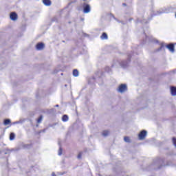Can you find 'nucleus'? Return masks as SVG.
<instances>
[{
  "label": "nucleus",
  "mask_w": 176,
  "mask_h": 176,
  "mask_svg": "<svg viewBox=\"0 0 176 176\" xmlns=\"http://www.w3.org/2000/svg\"><path fill=\"white\" fill-rule=\"evenodd\" d=\"M164 47L168 49L170 53H174V52H175L174 44L173 43L166 45L164 43H162L160 47L158 49V51L160 52V50H163V49H164Z\"/></svg>",
  "instance_id": "obj_1"
},
{
  "label": "nucleus",
  "mask_w": 176,
  "mask_h": 176,
  "mask_svg": "<svg viewBox=\"0 0 176 176\" xmlns=\"http://www.w3.org/2000/svg\"><path fill=\"white\" fill-rule=\"evenodd\" d=\"M173 12V8L171 7L161 8L160 10L157 11L155 16H160L163 13H171Z\"/></svg>",
  "instance_id": "obj_2"
},
{
  "label": "nucleus",
  "mask_w": 176,
  "mask_h": 176,
  "mask_svg": "<svg viewBox=\"0 0 176 176\" xmlns=\"http://www.w3.org/2000/svg\"><path fill=\"white\" fill-rule=\"evenodd\" d=\"M118 93L123 94L125 91H127V85L126 84H121L117 89Z\"/></svg>",
  "instance_id": "obj_3"
},
{
  "label": "nucleus",
  "mask_w": 176,
  "mask_h": 176,
  "mask_svg": "<svg viewBox=\"0 0 176 176\" xmlns=\"http://www.w3.org/2000/svg\"><path fill=\"white\" fill-rule=\"evenodd\" d=\"M82 8H83V13L85 14L90 13V10H91L90 5L86 3H83Z\"/></svg>",
  "instance_id": "obj_4"
},
{
  "label": "nucleus",
  "mask_w": 176,
  "mask_h": 176,
  "mask_svg": "<svg viewBox=\"0 0 176 176\" xmlns=\"http://www.w3.org/2000/svg\"><path fill=\"white\" fill-rule=\"evenodd\" d=\"M147 133L148 132H146V131L145 130L142 131L138 135L139 140H144L145 138L146 137Z\"/></svg>",
  "instance_id": "obj_5"
},
{
  "label": "nucleus",
  "mask_w": 176,
  "mask_h": 176,
  "mask_svg": "<svg viewBox=\"0 0 176 176\" xmlns=\"http://www.w3.org/2000/svg\"><path fill=\"white\" fill-rule=\"evenodd\" d=\"M10 20H12V21H16L17 20V13L15 12H11L10 14Z\"/></svg>",
  "instance_id": "obj_6"
},
{
  "label": "nucleus",
  "mask_w": 176,
  "mask_h": 176,
  "mask_svg": "<svg viewBox=\"0 0 176 176\" xmlns=\"http://www.w3.org/2000/svg\"><path fill=\"white\" fill-rule=\"evenodd\" d=\"M45 48V44L43 43H38L36 45V50H43Z\"/></svg>",
  "instance_id": "obj_7"
},
{
  "label": "nucleus",
  "mask_w": 176,
  "mask_h": 176,
  "mask_svg": "<svg viewBox=\"0 0 176 176\" xmlns=\"http://www.w3.org/2000/svg\"><path fill=\"white\" fill-rule=\"evenodd\" d=\"M170 94H171V96H176V87H170Z\"/></svg>",
  "instance_id": "obj_8"
},
{
  "label": "nucleus",
  "mask_w": 176,
  "mask_h": 176,
  "mask_svg": "<svg viewBox=\"0 0 176 176\" xmlns=\"http://www.w3.org/2000/svg\"><path fill=\"white\" fill-rule=\"evenodd\" d=\"M43 3H44L45 6H50L52 1L50 0H43Z\"/></svg>",
  "instance_id": "obj_9"
},
{
  "label": "nucleus",
  "mask_w": 176,
  "mask_h": 176,
  "mask_svg": "<svg viewBox=\"0 0 176 176\" xmlns=\"http://www.w3.org/2000/svg\"><path fill=\"white\" fill-rule=\"evenodd\" d=\"M73 76H74L75 78L79 76V71H78V69H75L73 70Z\"/></svg>",
  "instance_id": "obj_10"
},
{
  "label": "nucleus",
  "mask_w": 176,
  "mask_h": 176,
  "mask_svg": "<svg viewBox=\"0 0 176 176\" xmlns=\"http://www.w3.org/2000/svg\"><path fill=\"white\" fill-rule=\"evenodd\" d=\"M101 39L102 41L105 40V39H108V34H107V33L104 32L102 33V34L100 36Z\"/></svg>",
  "instance_id": "obj_11"
},
{
  "label": "nucleus",
  "mask_w": 176,
  "mask_h": 176,
  "mask_svg": "<svg viewBox=\"0 0 176 176\" xmlns=\"http://www.w3.org/2000/svg\"><path fill=\"white\" fill-rule=\"evenodd\" d=\"M10 119H5L3 121L4 126H8V124H10Z\"/></svg>",
  "instance_id": "obj_12"
},
{
  "label": "nucleus",
  "mask_w": 176,
  "mask_h": 176,
  "mask_svg": "<svg viewBox=\"0 0 176 176\" xmlns=\"http://www.w3.org/2000/svg\"><path fill=\"white\" fill-rule=\"evenodd\" d=\"M15 137H16V135L14 134V133H11L10 134V140L13 141V140H14Z\"/></svg>",
  "instance_id": "obj_13"
},
{
  "label": "nucleus",
  "mask_w": 176,
  "mask_h": 176,
  "mask_svg": "<svg viewBox=\"0 0 176 176\" xmlns=\"http://www.w3.org/2000/svg\"><path fill=\"white\" fill-rule=\"evenodd\" d=\"M68 116L67 115H63L62 117L63 122H68Z\"/></svg>",
  "instance_id": "obj_14"
},
{
  "label": "nucleus",
  "mask_w": 176,
  "mask_h": 176,
  "mask_svg": "<svg viewBox=\"0 0 176 176\" xmlns=\"http://www.w3.org/2000/svg\"><path fill=\"white\" fill-rule=\"evenodd\" d=\"M102 135H103V137H108V135H109V131H104L102 133Z\"/></svg>",
  "instance_id": "obj_15"
},
{
  "label": "nucleus",
  "mask_w": 176,
  "mask_h": 176,
  "mask_svg": "<svg viewBox=\"0 0 176 176\" xmlns=\"http://www.w3.org/2000/svg\"><path fill=\"white\" fill-rule=\"evenodd\" d=\"M43 119V117L42 116H40L37 120V123H41Z\"/></svg>",
  "instance_id": "obj_16"
},
{
  "label": "nucleus",
  "mask_w": 176,
  "mask_h": 176,
  "mask_svg": "<svg viewBox=\"0 0 176 176\" xmlns=\"http://www.w3.org/2000/svg\"><path fill=\"white\" fill-rule=\"evenodd\" d=\"M124 140L125 142H130V138L127 137V136H125L124 138Z\"/></svg>",
  "instance_id": "obj_17"
},
{
  "label": "nucleus",
  "mask_w": 176,
  "mask_h": 176,
  "mask_svg": "<svg viewBox=\"0 0 176 176\" xmlns=\"http://www.w3.org/2000/svg\"><path fill=\"white\" fill-rule=\"evenodd\" d=\"M58 155L59 156H61V155H63V148H61V147L59 148V151H58Z\"/></svg>",
  "instance_id": "obj_18"
},
{
  "label": "nucleus",
  "mask_w": 176,
  "mask_h": 176,
  "mask_svg": "<svg viewBox=\"0 0 176 176\" xmlns=\"http://www.w3.org/2000/svg\"><path fill=\"white\" fill-rule=\"evenodd\" d=\"M150 42H157V40L153 38V37L148 38Z\"/></svg>",
  "instance_id": "obj_19"
},
{
  "label": "nucleus",
  "mask_w": 176,
  "mask_h": 176,
  "mask_svg": "<svg viewBox=\"0 0 176 176\" xmlns=\"http://www.w3.org/2000/svg\"><path fill=\"white\" fill-rule=\"evenodd\" d=\"M172 141H173V144L174 146L176 147V138H173Z\"/></svg>",
  "instance_id": "obj_20"
},
{
  "label": "nucleus",
  "mask_w": 176,
  "mask_h": 176,
  "mask_svg": "<svg viewBox=\"0 0 176 176\" xmlns=\"http://www.w3.org/2000/svg\"><path fill=\"white\" fill-rule=\"evenodd\" d=\"M138 21H139V23H142V24H145L147 23L146 20H145V19H143L142 21H140V19H138Z\"/></svg>",
  "instance_id": "obj_21"
},
{
  "label": "nucleus",
  "mask_w": 176,
  "mask_h": 176,
  "mask_svg": "<svg viewBox=\"0 0 176 176\" xmlns=\"http://www.w3.org/2000/svg\"><path fill=\"white\" fill-rule=\"evenodd\" d=\"M105 71H106V72L109 73V72H111V68H109V67H106Z\"/></svg>",
  "instance_id": "obj_22"
},
{
  "label": "nucleus",
  "mask_w": 176,
  "mask_h": 176,
  "mask_svg": "<svg viewBox=\"0 0 176 176\" xmlns=\"http://www.w3.org/2000/svg\"><path fill=\"white\" fill-rule=\"evenodd\" d=\"M78 159H82V153H79L77 156Z\"/></svg>",
  "instance_id": "obj_23"
},
{
  "label": "nucleus",
  "mask_w": 176,
  "mask_h": 176,
  "mask_svg": "<svg viewBox=\"0 0 176 176\" xmlns=\"http://www.w3.org/2000/svg\"><path fill=\"white\" fill-rule=\"evenodd\" d=\"M18 123H19V122L16 121V122H14L12 123V124H17Z\"/></svg>",
  "instance_id": "obj_24"
},
{
  "label": "nucleus",
  "mask_w": 176,
  "mask_h": 176,
  "mask_svg": "<svg viewBox=\"0 0 176 176\" xmlns=\"http://www.w3.org/2000/svg\"><path fill=\"white\" fill-rule=\"evenodd\" d=\"M114 20H116V21H119V20H118V19L115 18V16H113Z\"/></svg>",
  "instance_id": "obj_25"
},
{
  "label": "nucleus",
  "mask_w": 176,
  "mask_h": 176,
  "mask_svg": "<svg viewBox=\"0 0 176 176\" xmlns=\"http://www.w3.org/2000/svg\"><path fill=\"white\" fill-rule=\"evenodd\" d=\"M52 176H57L54 173H52Z\"/></svg>",
  "instance_id": "obj_26"
},
{
  "label": "nucleus",
  "mask_w": 176,
  "mask_h": 176,
  "mask_svg": "<svg viewBox=\"0 0 176 176\" xmlns=\"http://www.w3.org/2000/svg\"><path fill=\"white\" fill-rule=\"evenodd\" d=\"M122 5H123V6H126V3H122Z\"/></svg>",
  "instance_id": "obj_27"
},
{
  "label": "nucleus",
  "mask_w": 176,
  "mask_h": 176,
  "mask_svg": "<svg viewBox=\"0 0 176 176\" xmlns=\"http://www.w3.org/2000/svg\"><path fill=\"white\" fill-rule=\"evenodd\" d=\"M55 107H58V104H56Z\"/></svg>",
  "instance_id": "obj_28"
},
{
  "label": "nucleus",
  "mask_w": 176,
  "mask_h": 176,
  "mask_svg": "<svg viewBox=\"0 0 176 176\" xmlns=\"http://www.w3.org/2000/svg\"><path fill=\"white\" fill-rule=\"evenodd\" d=\"M146 39H148V37H146Z\"/></svg>",
  "instance_id": "obj_29"
},
{
  "label": "nucleus",
  "mask_w": 176,
  "mask_h": 176,
  "mask_svg": "<svg viewBox=\"0 0 176 176\" xmlns=\"http://www.w3.org/2000/svg\"><path fill=\"white\" fill-rule=\"evenodd\" d=\"M99 176H101V175H99Z\"/></svg>",
  "instance_id": "obj_30"
},
{
  "label": "nucleus",
  "mask_w": 176,
  "mask_h": 176,
  "mask_svg": "<svg viewBox=\"0 0 176 176\" xmlns=\"http://www.w3.org/2000/svg\"><path fill=\"white\" fill-rule=\"evenodd\" d=\"M84 1H86V0H83Z\"/></svg>",
  "instance_id": "obj_31"
}]
</instances>
